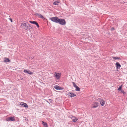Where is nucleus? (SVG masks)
I'll use <instances>...</instances> for the list:
<instances>
[{"mask_svg":"<svg viewBox=\"0 0 127 127\" xmlns=\"http://www.w3.org/2000/svg\"><path fill=\"white\" fill-rule=\"evenodd\" d=\"M59 19L57 17H55L50 18V19L53 22L56 23H58Z\"/></svg>","mask_w":127,"mask_h":127,"instance_id":"obj_1","label":"nucleus"},{"mask_svg":"<svg viewBox=\"0 0 127 127\" xmlns=\"http://www.w3.org/2000/svg\"><path fill=\"white\" fill-rule=\"evenodd\" d=\"M58 23L61 25H64L66 24V22L64 19H59L58 22Z\"/></svg>","mask_w":127,"mask_h":127,"instance_id":"obj_2","label":"nucleus"},{"mask_svg":"<svg viewBox=\"0 0 127 127\" xmlns=\"http://www.w3.org/2000/svg\"><path fill=\"white\" fill-rule=\"evenodd\" d=\"M21 26L24 29L27 30L28 29V24L25 23H21Z\"/></svg>","mask_w":127,"mask_h":127,"instance_id":"obj_3","label":"nucleus"},{"mask_svg":"<svg viewBox=\"0 0 127 127\" xmlns=\"http://www.w3.org/2000/svg\"><path fill=\"white\" fill-rule=\"evenodd\" d=\"M55 76L57 79H59L61 77V74L59 73L56 72L55 74Z\"/></svg>","mask_w":127,"mask_h":127,"instance_id":"obj_4","label":"nucleus"},{"mask_svg":"<svg viewBox=\"0 0 127 127\" xmlns=\"http://www.w3.org/2000/svg\"><path fill=\"white\" fill-rule=\"evenodd\" d=\"M34 15L35 16H38V17L41 18L43 19H45L42 15L38 13H34Z\"/></svg>","mask_w":127,"mask_h":127,"instance_id":"obj_5","label":"nucleus"},{"mask_svg":"<svg viewBox=\"0 0 127 127\" xmlns=\"http://www.w3.org/2000/svg\"><path fill=\"white\" fill-rule=\"evenodd\" d=\"M29 22L31 24L36 25L38 28H39V27L38 23L36 21H30Z\"/></svg>","mask_w":127,"mask_h":127,"instance_id":"obj_6","label":"nucleus"},{"mask_svg":"<svg viewBox=\"0 0 127 127\" xmlns=\"http://www.w3.org/2000/svg\"><path fill=\"white\" fill-rule=\"evenodd\" d=\"M6 120L8 121H15V119L14 117H10L8 118Z\"/></svg>","mask_w":127,"mask_h":127,"instance_id":"obj_7","label":"nucleus"},{"mask_svg":"<svg viewBox=\"0 0 127 127\" xmlns=\"http://www.w3.org/2000/svg\"><path fill=\"white\" fill-rule=\"evenodd\" d=\"M98 99L100 100V103L101 105L102 106H104L105 103V101L102 99H100V98H98Z\"/></svg>","mask_w":127,"mask_h":127,"instance_id":"obj_8","label":"nucleus"},{"mask_svg":"<svg viewBox=\"0 0 127 127\" xmlns=\"http://www.w3.org/2000/svg\"><path fill=\"white\" fill-rule=\"evenodd\" d=\"M54 88L57 90H62L63 89L61 87H60L58 85H55L54 86Z\"/></svg>","mask_w":127,"mask_h":127,"instance_id":"obj_9","label":"nucleus"},{"mask_svg":"<svg viewBox=\"0 0 127 127\" xmlns=\"http://www.w3.org/2000/svg\"><path fill=\"white\" fill-rule=\"evenodd\" d=\"M68 95H69V96L71 97H72L76 96V95L74 93L70 92H69V93Z\"/></svg>","mask_w":127,"mask_h":127,"instance_id":"obj_10","label":"nucleus"},{"mask_svg":"<svg viewBox=\"0 0 127 127\" xmlns=\"http://www.w3.org/2000/svg\"><path fill=\"white\" fill-rule=\"evenodd\" d=\"M116 67L117 69L120 68L121 67V65L120 64V63L118 62H117L115 64Z\"/></svg>","mask_w":127,"mask_h":127,"instance_id":"obj_11","label":"nucleus"},{"mask_svg":"<svg viewBox=\"0 0 127 127\" xmlns=\"http://www.w3.org/2000/svg\"><path fill=\"white\" fill-rule=\"evenodd\" d=\"M71 119L72 120V121L74 122H76L78 120V119L76 118L74 116L72 117Z\"/></svg>","mask_w":127,"mask_h":127,"instance_id":"obj_12","label":"nucleus"},{"mask_svg":"<svg viewBox=\"0 0 127 127\" xmlns=\"http://www.w3.org/2000/svg\"><path fill=\"white\" fill-rule=\"evenodd\" d=\"M60 2V0H57L54 1L53 3V4L57 5L59 4Z\"/></svg>","mask_w":127,"mask_h":127,"instance_id":"obj_13","label":"nucleus"},{"mask_svg":"<svg viewBox=\"0 0 127 127\" xmlns=\"http://www.w3.org/2000/svg\"><path fill=\"white\" fill-rule=\"evenodd\" d=\"M33 28V26L32 25H30L29 24H28V29H32Z\"/></svg>","mask_w":127,"mask_h":127,"instance_id":"obj_14","label":"nucleus"},{"mask_svg":"<svg viewBox=\"0 0 127 127\" xmlns=\"http://www.w3.org/2000/svg\"><path fill=\"white\" fill-rule=\"evenodd\" d=\"M98 103L97 102H95L94 105L92 107V108H95L97 107L98 106Z\"/></svg>","mask_w":127,"mask_h":127,"instance_id":"obj_15","label":"nucleus"},{"mask_svg":"<svg viewBox=\"0 0 127 127\" xmlns=\"http://www.w3.org/2000/svg\"><path fill=\"white\" fill-rule=\"evenodd\" d=\"M42 124L44 126V127H48V125L47 123L43 121H42Z\"/></svg>","mask_w":127,"mask_h":127,"instance_id":"obj_16","label":"nucleus"},{"mask_svg":"<svg viewBox=\"0 0 127 127\" xmlns=\"http://www.w3.org/2000/svg\"><path fill=\"white\" fill-rule=\"evenodd\" d=\"M4 62H10V60L8 58H6L5 59L4 61Z\"/></svg>","mask_w":127,"mask_h":127,"instance_id":"obj_17","label":"nucleus"},{"mask_svg":"<svg viewBox=\"0 0 127 127\" xmlns=\"http://www.w3.org/2000/svg\"><path fill=\"white\" fill-rule=\"evenodd\" d=\"M112 58L113 59H114L115 60H116L117 59L121 60V58L119 57H112Z\"/></svg>","mask_w":127,"mask_h":127,"instance_id":"obj_18","label":"nucleus"},{"mask_svg":"<svg viewBox=\"0 0 127 127\" xmlns=\"http://www.w3.org/2000/svg\"><path fill=\"white\" fill-rule=\"evenodd\" d=\"M22 103H23V107H25V108H28V106L26 103H25L24 102H22Z\"/></svg>","mask_w":127,"mask_h":127,"instance_id":"obj_19","label":"nucleus"},{"mask_svg":"<svg viewBox=\"0 0 127 127\" xmlns=\"http://www.w3.org/2000/svg\"><path fill=\"white\" fill-rule=\"evenodd\" d=\"M75 88H76V91H80V89L78 86L76 87H75Z\"/></svg>","mask_w":127,"mask_h":127,"instance_id":"obj_20","label":"nucleus"},{"mask_svg":"<svg viewBox=\"0 0 127 127\" xmlns=\"http://www.w3.org/2000/svg\"><path fill=\"white\" fill-rule=\"evenodd\" d=\"M122 85L120 86H119V88L118 89V90L119 91H120L122 89Z\"/></svg>","mask_w":127,"mask_h":127,"instance_id":"obj_21","label":"nucleus"},{"mask_svg":"<svg viewBox=\"0 0 127 127\" xmlns=\"http://www.w3.org/2000/svg\"><path fill=\"white\" fill-rule=\"evenodd\" d=\"M28 73L29 74L31 75L33 73L31 71H28Z\"/></svg>","mask_w":127,"mask_h":127,"instance_id":"obj_22","label":"nucleus"},{"mask_svg":"<svg viewBox=\"0 0 127 127\" xmlns=\"http://www.w3.org/2000/svg\"><path fill=\"white\" fill-rule=\"evenodd\" d=\"M72 83L73 84V85L74 87L75 88L77 86L76 85V84L73 82H72Z\"/></svg>","mask_w":127,"mask_h":127,"instance_id":"obj_23","label":"nucleus"},{"mask_svg":"<svg viewBox=\"0 0 127 127\" xmlns=\"http://www.w3.org/2000/svg\"><path fill=\"white\" fill-rule=\"evenodd\" d=\"M120 91H121V92L123 94H125V92L123 90H120Z\"/></svg>","mask_w":127,"mask_h":127,"instance_id":"obj_24","label":"nucleus"},{"mask_svg":"<svg viewBox=\"0 0 127 127\" xmlns=\"http://www.w3.org/2000/svg\"><path fill=\"white\" fill-rule=\"evenodd\" d=\"M115 30V29H114V27H112L111 29V31H113V30Z\"/></svg>","mask_w":127,"mask_h":127,"instance_id":"obj_25","label":"nucleus"},{"mask_svg":"<svg viewBox=\"0 0 127 127\" xmlns=\"http://www.w3.org/2000/svg\"><path fill=\"white\" fill-rule=\"evenodd\" d=\"M28 71L27 70H26L25 69H24V71L25 72L27 73H28Z\"/></svg>","mask_w":127,"mask_h":127,"instance_id":"obj_26","label":"nucleus"},{"mask_svg":"<svg viewBox=\"0 0 127 127\" xmlns=\"http://www.w3.org/2000/svg\"><path fill=\"white\" fill-rule=\"evenodd\" d=\"M9 20H10L11 22H13V21H12V19L10 18H9Z\"/></svg>","mask_w":127,"mask_h":127,"instance_id":"obj_27","label":"nucleus"},{"mask_svg":"<svg viewBox=\"0 0 127 127\" xmlns=\"http://www.w3.org/2000/svg\"><path fill=\"white\" fill-rule=\"evenodd\" d=\"M22 102H21V103H20V105H21V106H23V103H22Z\"/></svg>","mask_w":127,"mask_h":127,"instance_id":"obj_28","label":"nucleus"},{"mask_svg":"<svg viewBox=\"0 0 127 127\" xmlns=\"http://www.w3.org/2000/svg\"><path fill=\"white\" fill-rule=\"evenodd\" d=\"M49 101H51H51H52V99H49Z\"/></svg>","mask_w":127,"mask_h":127,"instance_id":"obj_29","label":"nucleus"},{"mask_svg":"<svg viewBox=\"0 0 127 127\" xmlns=\"http://www.w3.org/2000/svg\"><path fill=\"white\" fill-rule=\"evenodd\" d=\"M28 119H27V120H26V121H28Z\"/></svg>","mask_w":127,"mask_h":127,"instance_id":"obj_30","label":"nucleus"},{"mask_svg":"<svg viewBox=\"0 0 127 127\" xmlns=\"http://www.w3.org/2000/svg\"><path fill=\"white\" fill-rule=\"evenodd\" d=\"M28 119H27V120H26V121H28Z\"/></svg>","mask_w":127,"mask_h":127,"instance_id":"obj_31","label":"nucleus"},{"mask_svg":"<svg viewBox=\"0 0 127 127\" xmlns=\"http://www.w3.org/2000/svg\"><path fill=\"white\" fill-rule=\"evenodd\" d=\"M21 79H23V78H21Z\"/></svg>","mask_w":127,"mask_h":127,"instance_id":"obj_32","label":"nucleus"},{"mask_svg":"<svg viewBox=\"0 0 127 127\" xmlns=\"http://www.w3.org/2000/svg\"><path fill=\"white\" fill-rule=\"evenodd\" d=\"M47 102L49 103V102L48 101H47Z\"/></svg>","mask_w":127,"mask_h":127,"instance_id":"obj_33","label":"nucleus"}]
</instances>
